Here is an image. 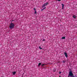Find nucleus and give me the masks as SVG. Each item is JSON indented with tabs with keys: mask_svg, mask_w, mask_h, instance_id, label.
Returning <instances> with one entry per match:
<instances>
[{
	"mask_svg": "<svg viewBox=\"0 0 77 77\" xmlns=\"http://www.w3.org/2000/svg\"><path fill=\"white\" fill-rule=\"evenodd\" d=\"M48 2H47L45 4V6H47V5H48Z\"/></svg>",
	"mask_w": 77,
	"mask_h": 77,
	"instance_id": "423d86ee",
	"label": "nucleus"
},
{
	"mask_svg": "<svg viewBox=\"0 0 77 77\" xmlns=\"http://www.w3.org/2000/svg\"><path fill=\"white\" fill-rule=\"evenodd\" d=\"M45 8H46V7H45L44 8H43V9H42V11L44 9H45Z\"/></svg>",
	"mask_w": 77,
	"mask_h": 77,
	"instance_id": "9d476101",
	"label": "nucleus"
},
{
	"mask_svg": "<svg viewBox=\"0 0 77 77\" xmlns=\"http://www.w3.org/2000/svg\"><path fill=\"white\" fill-rule=\"evenodd\" d=\"M62 39H65V37H63L62 38Z\"/></svg>",
	"mask_w": 77,
	"mask_h": 77,
	"instance_id": "9b49d317",
	"label": "nucleus"
},
{
	"mask_svg": "<svg viewBox=\"0 0 77 77\" xmlns=\"http://www.w3.org/2000/svg\"><path fill=\"white\" fill-rule=\"evenodd\" d=\"M63 63H65V61H64V60L63 61Z\"/></svg>",
	"mask_w": 77,
	"mask_h": 77,
	"instance_id": "6ab92c4d",
	"label": "nucleus"
},
{
	"mask_svg": "<svg viewBox=\"0 0 77 77\" xmlns=\"http://www.w3.org/2000/svg\"><path fill=\"white\" fill-rule=\"evenodd\" d=\"M56 69H54V70L53 71V72H56Z\"/></svg>",
	"mask_w": 77,
	"mask_h": 77,
	"instance_id": "4468645a",
	"label": "nucleus"
},
{
	"mask_svg": "<svg viewBox=\"0 0 77 77\" xmlns=\"http://www.w3.org/2000/svg\"><path fill=\"white\" fill-rule=\"evenodd\" d=\"M13 75H15L16 74V72H12Z\"/></svg>",
	"mask_w": 77,
	"mask_h": 77,
	"instance_id": "39448f33",
	"label": "nucleus"
},
{
	"mask_svg": "<svg viewBox=\"0 0 77 77\" xmlns=\"http://www.w3.org/2000/svg\"><path fill=\"white\" fill-rule=\"evenodd\" d=\"M64 54L65 55V56L66 57H67L68 54H67V53H66V52H65Z\"/></svg>",
	"mask_w": 77,
	"mask_h": 77,
	"instance_id": "7ed1b4c3",
	"label": "nucleus"
},
{
	"mask_svg": "<svg viewBox=\"0 0 77 77\" xmlns=\"http://www.w3.org/2000/svg\"><path fill=\"white\" fill-rule=\"evenodd\" d=\"M14 26L15 25H14V23H12V22H11L10 24V28L11 29H12L14 28Z\"/></svg>",
	"mask_w": 77,
	"mask_h": 77,
	"instance_id": "f03ea898",
	"label": "nucleus"
},
{
	"mask_svg": "<svg viewBox=\"0 0 77 77\" xmlns=\"http://www.w3.org/2000/svg\"><path fill=\"white\" fill-rule=\"evenodd\" d=\"M70 71L69 72V75L68 76V77H75L77 76L76 75H74L73 74V73H72V71L70 69Z\"/></svg>",
	"mask_w": 77,
	"mask_h": 77,
	"instance_id": "f257e3e1",
	"label": "nucleus"
},
{
	"mask_svg": "<svg viewBox=\"0 0 77 77\" xmlns=\"http://www.w3.org/2000/svg\"><path fill=\"white\" fill-rule=\"evenodd\" d=\"M73 17L74 18H77V17L75 16H74L73 15Z\"/></svg>",
	"mask_w": 77,
	"mask_h": 77,
	"instance_id": "0eeeda50",
	"label": "nucleus"
},
{
	"mask_svg": "<svg viewBox=\"0 0 77 77\" xmlns=\"http://www.w3.org/2000/svg\"><path fill=\"white\" fill-rule=\"evenodd\" d=\"M24 73H23V75H24Z\"/></svg>",
	"mask_w": 77,
	"mask_h": 77,
	"instance_id": "412c9836",
	"label": "nucleus"
},
{
	"mask_svg": "<svg viewBox=\"0 0 77 77\" xmlns=\"http://www.w3.org/2000/svg\"><path fill=\"white\" fill-rule=\"evenodd\" d=\"M34 14H37V13H36V11H35L34 12Z\"/></svg>",
	"mask_w": 77,
	"mask_h": 77,
	"instance_id": "ddd939ff",
	"label": "nucleus"
},
{
	"mask_svg": "<svg viewBox=\"0 0 77 77\" xmlns=\"http://www.w3.org/2000/svg\"><path fill=\"white\" fill-rule=\"evenodd\" d=\"M59 77H60V76H59Z\"/></svg>",
	"mask_w": 77,
	"mask_h": 77,
	"instance_id": "5701e85b",
	"label": "nucleus"
},
{
	"mask_svg": "<svg viewBox=\"0 0 77 77\" xmlns=\"http://www.w3.org/2000/svg\"><path fill=\"white\" fill-rule=\"evenodd\" d=\"M34 11H36V8H34Z\"/></svg>",
	"mask_w": 77,
	"mask_h": 77,
	"instance_id": "dca6fc26",
	"label": "nucleus"
},
{
	"mask_svg": "<svg viewBox=\"0 0 77 77\" xmlns=\"http://www.w3.org/2000/svg\"><path fill=\"white\" fill-rule=\"evenodd\" d=\"M41 65V63H38V66L39 67V66H40V65Z\"/></svg>",
	"mask_w": 77,
	"mask_h": 77,
	"instance_id": "6e6552de",
	"label": "nucleus"
},
{
	"mask_svg": "<svg viewBox=\"0 0 77 77\" xmlns=\"http://www.w3.org/2000/svg\"><path fill=\"white\" fill-rule=\"evenodd\" d=\"M57 1H58V2H60L61 1V0H57Z\"/></svg>",
	"mask_w": 77,
	"mask_h": 77,
	"instance_id": "a211bd4d",
	"label": "nucleus"
},
{
	"mask_svg": "<svg viewBox=\"0 0 77 77\" xmlns=\"http://www.w3.org/2000/svg\"><path fill=\"white\" fill-rule=\"evenodd\" d=\"M61 72H62L60 71L59 72V73L60 74L61 73Z\"/></svg>",
	"mask_w": 77,
	"mask_h": 77,
	"instance_id": "f3484780",
	"label": "nucleus"
},
{
	"mask_svg": "<svg viewBox=\"0 0 77 77\" xmlns=\"http://www.w3.org/2000/svg\"><path fill=\"white\" fill-rule=\"evenodd\" d=\"M14 21V20H12V21Z\"/></svg>",
	"mask_w": 77,
	"mask_h": 77,
	"instance_id": "4be33fe9",
	"label": "nucleus"
},
{
	"mask_svg": "<svg viewBox=\"0 0 77 77\" xmlns=\"http://www.w3.org/2000/svg\"><path fill=\"white\" fill-rule=\"evenodd\" d=\"M45 4H44V5H43V6H42V8H44V7H45Z\"/></svg>",
	"mask_w": 77,
	"mask_h": 77,
	"instance_id": "1a4fd4ad",
	"label": "nucleus"
},
{
	"mask_svg": "<svg viewBox=\"0 0 77 77\" xmlns=\"http://www.w3.org/2000/svg\"><path fill=\"white\" fill-rule=\"evenodd\" d=\"M62 5V9H63V7H64V4H61Z\"/></svg>",
	"mask_w": 77,
	"mask_h": 77,
	"instance_id": "20e7f679",
	"label": "nucleus"
},
{
	"mask_svg": "<svg viewBox=\"0 0 77 77\" xmlns=\"http://www.w3.org/2000/svg\"><path fill=\"white\" fill-rule=\"evenodd\" d=\"M45 39H44L43 40H42V41H45Z\"/></svg>",
	"mask_w": 77,
	"mask_h": 77,
	"instance_id": "aec40b11",
	"label": "nucleus"
},
{
	"mask_svg": "<svg viewBox=\"0 0 77 77\" xmlns=\"http://www.w3.org/2000/svg\"><path fill=\"white\" fill-rule=\"evenodd\" d=\"M39 48H40V50H41V49H42V48L41 47V46L39 47Z\"/></svg>",
	"mask_w": 77,
	"mask_h": 77,
	"instance_id": "2eb2a0df",
	"label": "nucleus"
},
{
	"mask_svg": "<svg viewBox=\"0 0 77 77\" xmlns=\"http://www.w3.org/2000/svg\"><path fill=\"white\" fill-rule=\"evenodd\" d=\"M45 65V64H43L42 65V66H44V65Z\"/></svg>",
	"mask_w": 77,
	"mask_h": 77,
	"instance_id": "f8f14e48",
	"label": "nucleus"
}]
</instances>
